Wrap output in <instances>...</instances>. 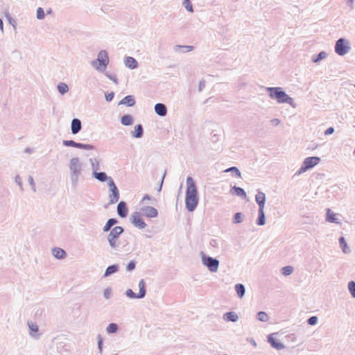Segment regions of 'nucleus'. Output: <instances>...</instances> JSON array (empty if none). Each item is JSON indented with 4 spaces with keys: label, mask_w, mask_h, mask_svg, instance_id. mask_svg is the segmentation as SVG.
<instances>
[{
    "label": "nucleus",
    "mask_w": 355,
    "mask_h": 355,
    "mask_svg": "<svg viewBox=\"0 0 355 355\" xmlns=\"http://www.w3.org/2000/svg\"><path fill=\"white\" fill-rule=\"evenodd\" d=\"M199 202L198 192L193 178L188 176L187 178V189L185 194V207L188 211L196 210Z\"/></svg>",
    "instance_id": "f257e3e1"
},
{
    "label": "nucleus",
    "mask_w": 355,
    "mask_h": 355,
    "mask_svg": "<svg viewBox=\"0 0 355 355\" xmlns=\"http://www.w3.org/2000/svg\"><path fill=\"white\" fill-rule=\"evenodd\" d=\"M266 91L271 99L276 100L278 103H287L293 107H296L293 98L288 96L282 87H268Z\"/></svg>",
    "instance_id": "f03ea898"
},
{
    "label": "nucleus",
    "mask_w": 355,
    "mask_h": 355,
    "mask_svg": "<svg viewBox=\"0 0 355 355\" xmlns=\"http://www.w3.org/2000/svg\"><path fill=\"white\" fill-rule=\"evenodd\" d=\"M69 178L71 185L73 188L76 187L79 178L82 174L83 164L78 157H73L69 163Z\"/></svg>",
    "instance_id": "7ed1b4c3"
},
{
    "label": "nucleus",
    "mask_w": 355,
    "mask_h": 355,
    "mask_svg": "<svg viewBox=\"0 0 355 355\" xmlns=\"http://www.w3.org/2000/svg\"><path fill=\"white\" fill-rule=\"evenodd\" d=\"M123 232L124 229L121 226H115L110 231L107 239L112 249L117 250L120 248V243H117V239Z\"/></svg>",
    "instance_id": "20e7f679"
},
{
    "label": "nucleus",
    "mask_w": 355,
    "mask_h": 355,
    "mask_svg": "<svg viewBox=\"0 0 355 355\" xmlns=\"http://www.w3.org/2000/svg\"><path fill=\"white\" fill-rule=\"evenodd\" d=\"M108 64L109 56L105 50H101L98 53L97 58L92 62V65L95 67L96 70L101 72L105 71Z\"/></svg>",
    "instance_id": "39448f33"
},
{
    "label": "nucleus",
    "mask_w": 355,
    "mask_h": 355,
    "mask_svg": "<svg viewBox=\"0 0 355 355\" xmlns=\"http://www.w3.org/2000/svg\"><path fill=\"white\" fill-rule=\"evenodd\" d=\"M334 49L338 55L343 56L349 52L350 44L345 38L340 37L336 42Z\"/></svg>",
    "instance_id": "423d86ee"
},
{
    "label": "nucleus",
    "mask_w": 355,
    "mask_h": 355,
    "mask_svg": "<svg viewBox=\"0 0 355 355\" xmlns=\"http://www.w3.org/2000/svg\"><path fill=\"white\" fill-rule=\"evenodd\" d=\"M139 291L138 293L133 292L130 288L125 291V295L130 299H143L146 295V284L144 279H141L139 282Z\"/></svg>",
    "instance_id": "0eeeda50"
},
{
    "label": "nucleus",
    "mask_w": 355,
    "mask_h": 355,
    "mask_svg": "<svg viewBox=\"0 0 355 355\" xmlns=\"http://www.w3.org/2000/svg\"><path fill=\"white\" fill-rule=\"evenodd\" d=\"M201 255L202 264L207 267L210 272H217L219 266V261L216 258L206 255L202 252H201Z\"/></svg>",
    "instance_id": "6e6552de"
},
{
    "label": "nucleus",
    "mask_w": 355,
    "mask_h": 355,
    "mask_svg": "<svg viewBox=\"0 0 355 355\" xmlns=\"http://www.w3.org/2000/svg\"><path fill=\"white\" fill-rule=\"evenodd\" d=\"M320 162V158L319 157H306L301 167L299 169L298 173L301 174L302 173H304L309 169H311L313 168L315 166H316L319 162Z\"/></svg>",
    "instance_id": "1a4fd4ad"
},
{
    "label": "nucleus",
    "mask_w": 355,
    "mask_h": 355,
    "mask_svg": "<svg viewBox=\"0 0 355 355\" xmlns=\"http://www.w3.org/2000/svg\"><path fill=\"white\" fill-rule=\"evenodd\" d=\"M130 220L135 227L139 230H143L147 226L145 221L141 217V213L138 211H135L130 215Z\"/></svg>",
    "instance_id": "9d476101"
},
{
    "label": "nucleus",
    "mask_w": 355,
    "mask_h": 355,
    "mask_svg": "<svg viewBox=\"0 0 355 355\" xmlns=\"http://www.w3.org/2000/svg\"><path fill=\"white\" fill-rule=\"evenodd\" d=\"M143 216L147 218H156L158 216V211L153 207L145 206L141 208Z\"/></svg>",
    "instance_id": "9b49d317"
},
{
    "label": "nucleus",
    "mask_w": 355,
    "mask_h": 355,
    "mask_svg": "<svg viewBox=\"0 0 355 355\" xmlns=\"http://www.w3.org/2000/svg\"><path fill=\"white\" fill-rule=\"evenodd\" d=\"M117 214L121 218H125L128 214V208L125 201H120L117 205Z\"/></svg>",
    "instance_id": "f8f14e48"
},
{
    "label": "nucleus",
    "mask_w": 355,
    "mask_h": 355,
    "mask_svg": "<svg viewBox=\"0 0 355 355\" xmlns=\"http://www.w3.org/2000/svg\"><path fill=\"white\" fill-rule=\"evenodd\" d=\"M268 342L270 344L271 347L277 350L283 349L285 347V345L282 342L274 338L273 334L268 336Z\"/></svg>",
    "instance_id": "ddd939ff"
},
{
    "label": "nucleus",
    "mask_w": 355,
    "mask_h": 355,
    "mask_svg": "<svg viewBox=\"0 0 355 355\" xmlns=\"http://www.w3.org/2000/svg\"><path fill=\"white\" fill-rule=\"evenodd\" d=\"M82 129V123L79 119L74 118L71 123V131L73 135L78 134Z\"/></svg>",
    "instance_id": "4468645a"
},
{
    "label": "nucleus",
    "mask_w": 355,
    "mask_h": 355,
    "mask_svg": "<svg viewBox=\"0 0 355 355\" xmlns=\"http://www.w3.org/2000/svg\"><path fill=\"white\" fill-rule=\"evenodd\" d=\"M255 201L257 203L259 208H265L266 201V194L261 191H258L255 196Z\"/></svg>",
    "instance_id": "2eb2a0df"
},
{
    "label": "nucleus",
    "mask_w": 355,
    "mask_h": 355,
    "mask_svg": "<svg viewBox=\"0 0 355 355\" xmlns=\"http://www.w3.org/2000/svg\"><path fill=\"white\" fill-rule=\"evenodd\" d=\"M167 107L165 104L157 103L155 105V112L159 116H165L167 114Z\"/></svg>",
    "instance_id": "dca6fc26"
},
{
    "label": "nucleus",
    "mask_w": 355,
    "mask_h": 355,
    "mask_svg": "<svg viewBox=\"0 0 355 355\" xmlns=\"http://www.w3.org/2000/svg\"><path fill=\"white\" fill-rule=\"evenodd\" d=\"M110 193L109 194V204H114L117 202L120 197L119 189L116 187L114 189H110Z\"/></svg>",
    "instance_id": "f3484780"
},
{
    "label": "nucleus",
    "mask_w": 355,
    "mask_h": 355,
    "mask_svg": "<svg viewBox=\"0 0 355 355\" xmlns=\"http://www.w3.org/2000/svg\"><path fill=\"white\" fill-rule=\"evenodd\" d=\"M131 136L136 139H140L144 136V128L141 124H137L135 126L134 130L131 132Z\"/></svg>",
    "instance_id": "a211bd4d"
},
{
    "label": "nucleus",
    "mask_w": 355,
    "mask_h": 355,
    "mask_svg": "<svg viewBox=\"0 0 355 355\" xmlns=\"http://www.w3.org/2000/svg\"><path fill=\"white\" fill-rule=\"evenodd\" d=\"M119 105H125L128 107H132L135 105V100L133 96H125L122 100L120 101Z\"/></svg>",
    "instance_id": "6ab92c4d"
},
{
    "label": "nucleus",
    "mask_w": 355,
    "mask_h": 355,
    "mask_svg": "<svg viewBox=\"0 0 355 355\" xmlns=\"http://www.w3.org/2000/svg\"><path fill=\"white\" fill-rule=\"evenodd\" d=\"M92 177L100 182H105L110 176H108L105 172L94 171L92 173Z\"/></svg>",
    "instance_id": "aec40b11"
},
{
    "label": "nucleus",
    "mask_w": 355,
    "mask_h": 355,
    "mask_svg": "<svg viewBox=\"0 0 355 355\" xmlns=\"http://www.w3.org/2000/svg\"><path fill=\"white\" fill-rule=\"evenodd\" d=\"M256 223L259 226H263L266 224V215L264 213V208H259L258 216L256 220Z\"/></svg>",
    "instance_id": "412c9836"
},
{
    "label": "nucleus",
    "mask_w": 355,
    "mask_h": 355,
    "mask_svg": "<svg viewBox=\"0 0 355 355\" xmlns=\"http://www.w3.org/2000/svg\"><path fill=\"white\" fill-rule=\"evenodd\" d=\"M125 65L130 69H135L138 67V62L135 58L128 56L125 59Z\"/></svg>",
    "instance_id": "4be33fe9"
},
{
    "label": "nucleus",
    "mask_w": 355,
    "mask_h": 355,
    "mask_svg": "<svg viewBox=\"0 0 355 355\" xmlns=\"http://www.w3.org/2000/svg\"><path fill=\"white\" fill-rule=\"evenodd\" d=\"M230 193L232 195H235L241 198H246L247 196L245 190L243 188L236 186H234L231 188Z\"/></svg>",
    "instance_id": "5701e85b"
},
{
    "label": "nucleus",
    "mask_w": 355,
    "mask_h": 355,
    "mask_svg": "<svg viewBox=\"0 0 355 355\" xmlns=\"http://www.w3.org/2000/svg\"><path fill=\"white\" fill-rule=\"evenodd\" d=\"M119 270V266L118 264H112L109 266L103 275V277H109L116 272H117Z\"/></svg>",
    "instance_id": "b1692460"
},
{
    "label": "nucleus",
    "mask_w": 355,
    "mask_h": 355,
    "mask_svg": "<svg viewBox=\"0 0 355 355\" xmlns=\"http://www.w3.org/2000/svg\"><path fill=\"white\" fill-rule=\"evenodd\" d=\"M193 49V46L189 45H175L173 46V51L177 53H187L191 51Z\"/></svg>",
    "instance_id": "393cba45"
},
{
    "label": "nucleus",
    "mask_w": 355,
    "mask_h": 355,
    "mask_svg": "<svg viewBox=\"0 0 355 355\" xmlns=\"http://www.w3.org/2000/svg\"><path fill=\"white\" fill-rule=\"evenodd\" d=\"M52 254L56 259H62L67 256V253L63 249L57 247L52 250Z\"/></svg>",
    "instance_id": "a878e982"
},
{
    "label": "nucleus",
    "mask_w": 355,
    "mask_h": 355,
    "mask_svg": "<svg viewBox=\"0 0 355 355\" xmlns=\"http://www.w3.org/2000/svg\"><path fill=\"white\" fill-rule=\"evenodd\" d=\"M223 320L227 322H236L239 320V317L235 312L230 311L223 315Z\"/></svg>",
    "instance_id": "bb28decb"
},
{
    "label": "nucleus",
    "mask_w": 355,
    "mask_h": 355,
    "mask_svg": "<svg viewBox=\"0 0 355 355\" xmlns=\"http://www.w3.org/2000/svg\"><path fill=\"white\" fill-rule=\"evenodd\" d=\"M118 223L119 221L116 218H112L108 219L103 228V232H107L110 231L112 230V226L115 225Z\"/></svg>",
    "instance_id": "cd10ccee"
},
{
    "label": "nucleus",
    "mask_w": 355,
    "mask_h": 355,
    "mask_svg": "<svg viewBox=\"0 0 355 355\" xmlns=\"http://www.w3.org/2000/svg\"><path fill=\"white\" fill-rule=\"evenodd\" d=\"M338 241H339L340 247L343 252L345 254H349L351 252V250L346 242L345 239L343 236H340L339 238Z\"/></svg>",
    "instance_id": "c85d7f7f"
},
{
    "label": "nucleus",
    "mask_w": 355,
    "mask_h": 355,
    "mask_svg": "<svg viewBox=\"0 0 355 355\" xmlns=\"http://www.w3.org/2000/svg\"><path fill=\"white\" fill-rule=\"evenodd\" d=\"M133 117L130 114H124L121 117V123L125 126L131 125L133 123Z\"/></svg>",
    "instance_id": "c756f323"
},
{
    "label": "nucleus",
    "mask_w": 355,
    "mask_h": 355,
    "mask_svg": "<svg viewBox=\"0 0 355 355\" xmlns=\"http://www.w3.org/2000/svg\"><path fill=\"white\" fill-rule=\"evenodd\" d=\"M235 291L239 298H242L245 293V288L242 284H236L235 285Z\"/></svg>",
    "instance_id": "7c9ffc66"
},
{
    "label": "nucleus",
    "mask_w": 355,
    "mask_h": 355,
    "mask_svg": "<svg viewBox=\"0 0 355 355\" xmlns=\"http://www.w3.org/2000/svg\"><path fill=\"white\" fill-rule=\"evenodd\" d=\"M327 220L329 223H339L338 218L336 217V214L331 212L330 209H327Z\"/></svg>",
    "instance_id": "2f4dec72"
},
{
    "label": "nucleus",
    "mask_w": 355,
    "mask_h": 355,
    "mask_svg": "<svg viewBox=\"0 0 355 355\" xmlns=\"http://www.w3.org/2000/svg\"><path fill=\"white\" fill-rule=\"evenodd\" d=\"M119 330V325L116 323H110L106 327V331L109 334H115Z\"/></svg>",
    "instance_id": "473e14b6"
},
{
    "label": "nucleus",
    "mask_w": 355,
    "mask_h": 355,
    "mask_svg": "<svg viewBox=\"0 0 355 355\" xmlns=\"http://www.w3.org/2000/svg\"><path fill=\"white\" fill-rule=\"evenodd\" d=\"M57 89L60 94L64 95L69 91L68 85L64 83H60L57 85Z\"/></svg>",
    "instance_id": "72a5a7b5"
},
{
    "label": "nucleus",
    "mask_w": 355,
    "mask_h": 355,
    "mask_svg": "<svg viewBox=\"0 0 355 355\" xmlns=\"http://www.w3.org/2000/svg\"><path fill=\"white\" fill-rule=\"evenodd\" d=\"M327 53L324 51H321L317 55H314L312 57V62L314 63H318L320 62L322 60L327 57Z\"/></svg>",
    "instance_id": "f704fd0d"
},
{
    "label": "nucleus",
    "mask_w": 355,
    "mask_h": 355,
    "mask_svg": "<svg viewBox=\"0 0 355 355\" xmlns=\"http://www.w3.org/2000/svg\"><path fill=\"white\" fill-rule=\"evenodd\" d=\"M268 315L264 311H259L257 313V319L261 322H268L269 320Z\"/></svg>",
    "instance_id": "c9c22d12"
},
{
    "label": "nucleus",
    "mask_w": 355,
    "mask_h": 355,
    "mask_svg": "<svg viewBox=\"0 0 355 355\" xmlns=\"http://www.w3.org/2000/svg\"><path fill=\"white\" fill-rule=\"evenodd\" d=\"M89 162L91 164V167L92 169V173L94 171H98V170L100 169V164L97 159L96 158H91L89 159Z\"/></svg>",
    "instance_id": "e433bc0d"
},
{
    "label": "nucleus",
    "mask_w": 355,
    "mask_h": 355,
    "mask_svg": "<svg viewBox=\"0 0 355 355\" xmlns=\"http://www.w3.org/2000/svg\"><path fill=\"white\" fill-rule=\"evenodd\" d=\"M224 172H225V173L232 172L236 178L241 177V173L240 171L236 166L230 167V168H227L226 170H225Z\"/></svg>",
    "instance_id": "4c0bfd02"
},
{
    "label": "nucleus",
    "mask_w": 355,
    "mask_h": 355,
    "mask_svg": "<svg viewBox=\"0 0 355 355\" xmlns=\"http://www.w3.org/2000/svg\"><path fill=\"white\" fill-rule=\"evenodd\" d=\"M78 142H76L73 140H63L62 144L66 147H73L78 148Z\"/></svg>",
    "instance_id": "58836bf2"
},
{
    "label": "nucleus",
    "mask_w": 355,
    "mask_h": 355,
    "mask_svg": "<svg viewBox=\"0 0 355 355\" xmlns=\"http://www.w3.org/2000/svg\"><path fill=\"white\" fill-rule=\"evenodd\" d=\"M293 272V268L291 266H286L282 268V273L284 276H288Z\"/></svg>",
    "instance_id": "ea45409f"
},
{
    "label": "nucleus",
    "mask_w": 355,
    "mask_h": 355,
    "mask_svg": "<svg viewBox=\"0 0 355 355\" xmlns=\"http://www.w3.org/2000/svg\"><path fill=\"white\" fill-rule=\"evenodd\" d=\"M78 148L89 150H94L95 146L94 145L89 144L79 143Z\"/></svg>",
    "instance_id": "a19ab883"
},
{
    "label": "nucleus",
    "mask_w": 355,
    "mask_h": 355,
    "mask_svg": "<svg viewBox=\"0 0 355 355\" xmlns=\"http://www.w3.org/2000/svg\"><path fill=\"white\" fill-rule=\"evenodd\" d=\"M234 223H241L243 221V216L241 212H236L233 217L232 220Z\"/></svg>",
    "instance_id": "79ce46f5"
},
{
    "label": "nucleus",
    "mask_w": 355,
    "mask_h": 355,
    "mask_svg": "<svg viewBox=\"0 0 355 355\" xmlns=\"http://www.w3.org/2000/svg\"><path fill=\"white\" fill-rule=\"evenodd\" d=\"M348 288L351 295L355 298V282L354 281H350L348 283Z\"/></svg>",
    "instance_id": "37998d69"
},
{
    "label": "nucleus",
    "mask_w": 355,
    "mask_h": 355,
    "mask_svg": "<svg viewBox=\"0 0 355 355\" xmlns=\"http://www.w3.org/2000/svg\"><path fill=\"white\" fill-rule=\"evenodd\" d=\"M183 6L186 8L187 10H188L190 12H193V6L190 0H184L183 1Z\"/></svg>",
    "instance_id": "c03bdc74"
},
{
    "label": "nucleus",
    "mask_w": 355,
    "mask_h": 355,
    "mask_svg": "<svg viewBox=\"0 0 355 355\" xmlns=\"http://www.w3.org/2000/svg\"><path fill=\"white\" fill-rule=\"evenodd\" d=\"M36 15H37V19H38L40 20L43 19L45 17L44 10L41 7H39L37 9V14Z\"/></svg>",
    "instance_id": "a18cd8bd"
},
{
    "label": "nucleus",
    "mask_w": 355,
    "mask_h": 355,
    "mask_svg": "<svg viewBox=\"0 0 355 355\" xmlns=\"http://www.w3.org/2000/svg\"><path fill=\"white\" fill-rule=\"evenodd\" d=\"M136 268V261H130L127 265H126V271L127 272H132Z\"/></svg>",
    "instance_id": "49530a36"
},
{
    "label": "nucleus",
    "mask_w": 355,
    "mask_h": 355,
    "mask_svg": "<svg viewBox=\"0 0 355 355\" xmlns=\"http://www.w3.org/2000/svg\"><path fill=\"white\" fill-rule=\"evenodd\" d=\"M28 327L31 335H33V333H36L39 331L38 326L35 323H28Z\"/></svg>",
    "instance_id": "de8ad7c7"
},
{
    "label": "nucleus",
    "mask_w": 355,
    "mask_h": 355,
    "mask_svg": "<svg viewBox=\"0 0 355 355\" xmlns=\"http://www.w3.org/2000/svg\"><path fill=\"white\" fill-rule=\"evenodd\" d=\"M97 345L99 352L101 353L103 350V339L101 335H98L97 336Z\"/></svg>",
    "instance_id": "09e8293b"
},
{
    "label": "nucleus",
    "mask_w": 355,
    "mask_h": 355,
    "mask_svg": "<svg viewBox=\"0 0 355 355\" xmlns=\"http://www.w3.org/2000/svg\"><path fill=\"white\" fill-rule=\"evenodd\" d=\"M105 75L106 76L107 78H108L110 80L113 81L116 85L118 84V79L116 76V75L114 74H112L109 72H106L105 73Z\"/></svg>",
    "instance_id": "8fccbe9b"
},
{
    "label": "nucleus",
    "mask_w": 355,
    "mask_h": 355,
    "mask_svg": "<svg viewBox=\"0 0 355 355\" xmlns=\"http://www.w3.org/2000/svg\"><path fill=\"white\" fill-rule=\"evenodd\" d=\"M318 320V319L317 316H311L308 318L306 322H307V324L309 325H315L317 324Z\"/></svg>",
    "instance_id": "3c124183"
},
{
    "label": "nucleus",
    "mask_w": 355,
    "mask_h": 355,
    "mask_svg": "<svg viewBox=\"0 0 355 355\" xmlns=\"http://www.w3.org/2000/svg\"><path fill=\"white\" fill-rule=\"evenodd\" d=\"M106 182H107V186L109 187V190L114 189L117 187L116 184L114 183L113 179L111 177H110L109 180H107Z\"/></svg>",
    "instance_id": "603ef678"
},
{
    "label": "nucleus",
    "mask_w": 355,
    "mask_h": 355,
    "mask_svg": "<svg viewBox=\"0 0 355 355\" xmlns=\"http://www.w3.org/2000/svg\"><path fill=\"white\" fill-rule=\"evenodd\" d=\"M28 181L29 184L31 186V189L33 190V191L36 192V187H35V184L33 178L32 176L29 175Z\"/></svg>",
    "instance_id": "864d4df0"
},
{
    "label": "nucleus",
    "mask_w": 355,
    "mask_h": 355,
    "mask_svg": "<svg viewBox=\"0 0 355 355\" xmlns=\"http://www.w3.org/2000/svg\"><path fill=\"white\" fill-rule=\"evenodd\" d=\"M112 295V289L110 288H106L103 292V296L105 299L108 300L110 298Z\"/></svg>",
    "instance_id": "5fc2aeb1"
},
{
    "label": "nucleus",
    "mask_w": 355,
    "mask_h": 355,
    "mask_svg": "<svg viewBox=\"0 0 355 355\" xmlns=\"http://www.w3.org/2000/svg\"><path fill=\"white\" fill-rule=\"evenodd\" d=\"M15 182L19 185L20 190L22 191L24 190L21 178L19 175H16L15 178Z\"/></svg>",
    "instance_id": "6e6d98bb"
},
{
    "label": "nucleus",
    "mask_w": 355,
    "mask_h": 355,
    "mask_svg": "<svg viewBox=\"0 0 355 355\" xmlns=\"http://www.w3.org/2000/svg\"><path fill=\"white\" fill-rule=\"evenodd\" d=\"M114 92H113L105 94V100L107 102L112 101V99L114 98Z\"/></svg>",
    "instance_id": "4d7b16f0"
},
{
    "label": "nucleus",
    "mask_w": 355,
    "mask_h": 355,
    "mask_svg": "<svg viewBox=\"0 0 355 355\" xmlns=\"http://www.w3.org/2000/svg\"><path fill=\"white\" fill-rule=\"evenodd\" d=\"M5 17L7 18V19L8 20V21L10 24H12V26H15L14 24L15 23V21L12 18V17L10 16V15L9 14L8 12H6L5 13Z\"/></svg>",
    "instance_id": "13d9d810"
},
{
    "label": "nucleus",
    "mask_w": 355,
    "mask_h": 355,
    "mask_svg": "<svg viewBox=\"0 0 355 355\" xmlns=\"http://www.w3.org/2000/svg\"><path fill=\"white\" fill-rule=\"evenodd\" d=\"M166 175V169L164 170V172L163 175L162 177L160 183L159 184V188H158V191L159 192L161 191V190L162 189V185H163L164 180L165 178Z\"/></svg>",
    "instance_id": "bf43d9fd"
},
{
    "label": "nucleus",
    "mask_w": 355,
    "mask_h": 355,
    "mask_svg": "<svg viewBox=\"0 0 355 355\" xmlns=\"http://www.w3.org/2000/svg\"><path fill=\"white\" fill-rule=\"evenodd\" d=\"M205 81L204 80H200L198 83V91L200 92L202 91V89L205 88Z\"/></svg>",
    "instance_id": "052dcab7"
},
{
    "label": "nucleus",
    "mask_w": 355,
    "mask_h": 355,
    "mask_svg": "<svg viewBox=\"0 0 355 355\" xmlns=\"http://www.w3.org/2000/svg\"><path fill=\"white\" fill-rule=\"evenodd\" d=\"M334 132V128L333 127H329L325 131H324V135H331L333 134Z\"/></svg>",
    "instance_id": "680f3d73"
},
{
    "label": "nucleus",
    "mask_w": 355,
    "mask_h": 355,
    "mask_svg": "<svg viewBox=\"0 0 355 355\" xmlns=\"http://www.w3.org/2000/svg\"><path fill=\"white\" fill-rule=\"evenodd\" d=\"M270 123L272 125L277 126L281 123V121L278 119H273L270 121Z\"/></svg>",
    "instance_id": "e2e57ef3"
},
{
    "label": "nucleus",
    "mask_w": 355,
    "mask_h": 355,
    "mask_svg": "<svg viewBox=\"0 0 355 355\" xmlns=\"http://www.w3.org/2000/svg\"><path fill=\"white\" fill-rule=\"evenodd\" d=\"M346 3L348 6H349L351 8H353L354 1V0H345Z\"/></svg>",
    "instance_id": "0e129e2a"
},
{
    "label": "nucleus",
    "mask_w": 355,
    "mask_h": 355,
    "mask_svg": "<svg viewBox=\"0 0 355 355\" xmlns=\"http://www.w3.org/2000/svg\"><path fill=\"white\" fill-rule=\"evenodd\" d=\"M151 199V197L148 195V194H145L144 196L142 198V202H144L146 200H150Z\"/></svg>",
    "instance_id": "69168bd1"
},
{
    "label": "nucleus",
    "mask_w": 355,
    "mask_h": 355,
    "mask_svg": "<svg viewBox=\"0 0 355 355\" xmlns=\"http://www.w3.org/2000/svg\"><path fill=\"white\" fill-rule=\"evenodd\" d=\"M318 147V145H315V144H310V146L308 147L309 149H312V150H314L315 148H316Z\"/></svg>",
    "instance_id": "338daca9"
},
{
    "label": "nucleus",
    "mask_w": 355,
    "mask_h": 355,
    "mask_svg": "<svg viewBox=\"0 0 355 355\" xmlns=\"http://www.w3.org/2000/svg\"><path fill=\"white\" fill-rule=\"evenodd\" d=\"M0 30L2 31L3 30V22L1 19H0Z\"/></svg>",
    "instance_id": "774afa93"
}]
</instances>
